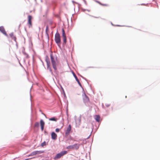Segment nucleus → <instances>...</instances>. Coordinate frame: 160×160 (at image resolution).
Returning a JSON list of instances; mask_svg holds the SVG:
<instances>
[{
	"instance_id": "1",
	"label": "nucleus",
	"mask_w": 160,
	"mask_h": 160,
	"mask_svg": "<svg viewBox=\"0 0 160 160\" xmlns=\"http://www.w3.org/2000/svg\"><path fill=\"white\" fill-rule=\"evenodd\" d=\"M55 41L58 45L60 47L61 45L60 36L58 32L56 33L55 35Z\"/></svg>"
},
{
	"instance_id": "2",
	"label": "nucleus",
	"mask_w": 160,
	"mask_h": 160,
	"mask_svg": "<svg viewBox=\"0 0 160 160\" xmlns=\"http://www.w3.org/2000/svg\"><path fill=\"white\" fill-rule=\"evenodd\" d=\"M50 58L53 68L55 70H56L57 68L56 67V62L55 60L54 59V58L53 56V54L52 52H51V53L50 54Z\"/></svg>"
},
{
	"instance_id": "3",
	"label": "nucleus",
	"mask_w": 160,
	"mask_h": 160,
	"mask_svg": "<svg viewBox=\"0 0 160 160\" xmlns=\"http://www.w3.org/2000/svg\"><path fill=\"white\" fill-rule=\"evenodd\" d=\"M67 153V152L66 151H63L60 153L57 154L56 156L54 157V159H56L61 158L62 157L66 154Z\"/></svg>"
},
{
	"instance_id": "4",
	"label": "nucleus",
	"mask_w": 160,
	"mask_h": 160,
	"mask_svg": "<svg viewBox=\"0 0 160 160\" xmlns=\"http://www.w3.org/2000/svg\"><path fill=\"white\" fill-rule=\"evenodd\" d=\"M45 60L47 62L48 69H49L50 72H52V70L50 67V62L49 58L48 56H47L46 57Z\"/></svg>"
},
{
	"instance_id": "5",
	"label": "nucleus",
	"mask_w": 160,
	"mask_h": 160,
	"mask_svg": "<svg viewBox=\"0 0 160 160\" xmlns=\"http://www.w3.org/2000/svg\"><path fill=\"white\" fill-rule=\"evenodd\" d=\"M28 27L29 28H31L32 27V17L31 16L29 15L28 17Z\"/></svg>"
},
{
	"instance_id": "6",
	"label": "nucleus",
	"mask_w": 160,
	"mask_h": 160,
	"mask_svg": "<svg viewBox=\"0 0 160 160\" xmlns=\"http://www.w3.org/2000/svg\"><path fill=\"white\" fill-rule=\"evenodd\" d=\"M62 37L64 43L65 44L67 42V39L64 29L63 28H62Z\"/></svg>"
},
{
	"instance_id": "7",
	"label": "nucleus",
	"mask_w": 160,
	"mask_h": 160,
	"mask_svg": "<svg viewBox=\"0 0 160 160\" xmlns=\"http://www.w3.org/2000/svg\"><path fill=\"white\" fill-rule=\"evenodd\" d=\"M82 97L83 102L85 103H88L89 102V98L85 93L82 95Z\"/></svg>"
},
{
	"instance_id": "8",
	"label": "nucleus",
	"mask_w": 160,
	"mask_h": 160,
	"mask_svg": "<svg viewBox=\"0 0 160 160\" xmlns=\"http://www.w3.org/2000/svg\"><path fill=\"white\" fill-rule=\"evenodd\" d=\"M71 129V126L70 124L69 125L65 131V134L68 135L70 133Z\"/></svg>"
},
{
	"instance_id": "9",
	"label": "nucleus",
	"mask_w": 160,
	"mask_h": 160,
	"mask_svg": "<svg viewBox=\"0 0 160 160\" xmlns=\"http://www.w3.org/2000/svg\"><path fill=\"white\" fill-rule=\"evenodd\" d=\"M0 31L6 36L8 37V35L5 31L4 28L3 27H0Z\"/></svg>"
},
{
	"instance_id": "10",
	"label": "nucleus",
	"mask_w": 160,
	"mask_h": 160,
	"mask_svg": "<svg viewBox=\"0 0 160 160\" xmlns=\"http://www.w3.org/2000/svg\"><path fill=\"white\" fill-rule=\"evenodd\" d=\"M51 137L52 138L53 140H56L57 138V135L55 133V132H53L51 133Z\"/></svg>"
},
{
	"instance_id": "11",
	"label": "nucleus",
	"mask_w": 160,
	"mask_h": 160,
	"mask_svg": "<svg viewBox=\"0 0 160 160\" xmlns=\"http://www.w3.org/2000/svg\"><path fill=\"white\" fill-rule=\"evenodd\" d=\"M40 125L41 126V129L42 131H43L44 129V127L45 124L44 122L42 120H41L40 121Z\"/></svg>"
},
{
	"instance_id": "12",
	"label": "nucleus",
	"mask_w": 160,
	"mask_h": 160,
	"mask_svg": "<svg viewBox=\"0 0 160 160\" xmlns=\"http://www.w3.org/2000/svg\"><path fill=\"white\" fill-rule=\"evenodd\" d=\"M9 35L12 39H13L15 41H16V38L14 35L13 33H11L9 34Z\"/></svg>"
},
{
	"instance_id": "13",
	"label": "nucleus",
	"mask_w": 160,
	"mask_h": 160,
	"mask_svg": "<svg viewBox=\"0 0 160 160\" xmlns=\"http://www.w3.org/2000/svg\"><path fill=\"white\" fill-rule=\"evenodd\" d=\"M73 75L74 78H75L76 80L78 82V83L81 86V84L79 80L78 79V78L77 77L76 75H75V74L73 72Z\"/></svg>"
},
{
	"instance_id": "14",
	"label": "nucleus",
	"mask_w": 160,
	"mask_h": 160,
	"mask_svg": "<svg viewBox=\"0 0 160 160\" xmlns=\"http://www.w3.org/2000/svg\"><path fill=\"white\" fill-rule=\"evenodd\" d=\"M79 147V144H75L73 145V149H78Z\"/></svg>"
},
{
	"instance_id": "15",
	"label": "nucleus",
	"mask_w": 160,
	"mask_h": 160,
	"mask_svg": "<svg viewBox=\"0 0 160 160\" xmlns=\"http://www.w3.org/2000/svg\"><path fill=\"white\" fill-rule=\"evenodd\" d=\"M95 119L96 120L99 122L100 121V117L99 115H96L95 116Z\"/></svg>"
},
{
	"instance_id": "16",
	"label": "nucleus",
	"mask_w": 160,
	"mask_h": 160,
	"mask_svg": "<svg viewBox=\"0 0 160 160\" xmlns=\"http://www.w3.org/2000/svg\"><path fill=\"white\" fill-rule=\"evenodd\" d=\"M49 120L50 121H56L57 120V119L55 117L52 118H50L49 119Z\"/></svg>"
},
{
	"instance_id": "17",
	"label": "nucleus",
	"mask_w": 160,
	"mask_h": 160,
	"mask_svg": "<svg viewBox=\"0 0 160 160\" xmlns=\"http://www.w3.org/2000/svg\"><path fill=\"white\" fill-rule=\"evenodd\" d=\"M35 126L36 127H38L39 126V123L38 122H36L35 123Z\"/></svg>"
},
{
	"instance_id": "18",
	"label": "nucleus",
	"mask_w": 160,
	"mask_h": 160,
	"mask_svg": "<svg viewBox=\"0 0 160 160\" xmlns=\"http://www.w3.org/2000/svg\"><path fill=\"white\" fill-rule=\"evenodd\" d=\"M67 149H73V145L71 146H68L67 148Z\"/></svg>"
},
{
	"instance_id": "19",
	"label": "nucleus",
	"mask_w": 160,
	"mask_h": 160,
	"mask_svg": "<svg viewBox=\"0 0 160 160\" xmlns=\"http://www.w3.org/2000/svg\"><path fill=\"white\" fill-rule=\"evenodd\" d=\"M60 129L58 128H57L55 129V131L56 132H59Z\"/></svg>"
},
{
	"instance_id": "20",
	"label": "nucleus",
	"mask_w": 160,
	"mask_h": 160,
	"mask_svg": "<svg viewBox=\"0 0 160 160\" xmlns=\"http://www.w3.org/2000/svg\"><path fill=\"white\" fill-rule=\"evenodd\" d=\"M45 144H46V142H44L43 143H42L41 146H43L45 145Z\"/></svg>"
},
{
	"instance_id": "21",
	"label": "nucleus",
	"mask_w": 160,
	"mask_h": 160,
	"mask_svg": "<svg viewBox=\"0 0 160 160\" xmlns=\"http://www.w3.org/2000/svg\"><path fill=\"white\" fill-rule=\"evenodd\" d=\"M48 31V26H46V32L47 33V32Z\"/></svg>"
},
{
	"instance_id": "22",
	"label": "nucleus",
	"mask_w": 160,
	"mask_h": 160,
	"mask_svg": "<svg viewBox=\"0 0 160 160\" xmlns=\"http://www.w3.org/2000/svg\"><path fill=\"white\" fill-rule=\"evenodd\" d=\"M102 5L104 6H108V5L106 4H101Z\"/></svg>"
},
{
	"instance_id": "23",
	"label": "nucleus",
	"mask_w": 160,
	"mask_h": 160,
	"mask_svg": "<svg viewBox=\"0 0 160 160\" xmlns=\"http://www.w3.org/2000/svg\"><path fill=\"white\" fill-rule=\"evenodd\" d=\"M141 5H145V6H146V5L145 4H141Z\"/></svg>"
},
{
	"instance_id": "24",
	"label": "nucleus",
	"mask_w": 160,
	"mask_h": 160,
	"mask_svg": "<svg viewBox=\"0 0 160 160\" xmlns=\"http://www.w3.org/2000/svg\"><path fill=\"white\" fill-rule=\"evenodd\" d=\"M94 17V18H97V17Z\"/></svg>"
},
{
	"instance_id": "25",
	"label": "nucleus",
	"mask_w": 160,
	"mask_h": 160,
	"mask_svg": "<svg viewBox=\"0 0 160 160\" xmlns=\"http://www.w3.org/2000/svg\"><path fill=\"white\" fill-rule=\"evenodd\" d=\"M28 159H25V160H28Z\"/></svg>"
},
{
	"instance_id": "26",
	"label": "nucleus",
	"mask_w": 160,
	"mask_h": 160,
	"mask_svg": "<svg viewBox=\"0 0 160 160\" xmlns=\"http://www.w3.org/2000/svg\"><path fill=\"white\" fill-rule=\"evenodd\" d=\"M63 125H62V128L63 127Z\"/></svg>"
}]
</instances>
